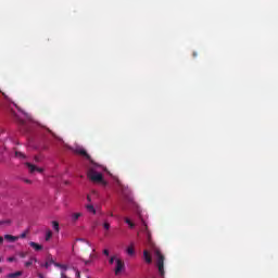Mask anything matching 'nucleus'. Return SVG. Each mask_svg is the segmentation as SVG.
I'll use <instances>...</instances> for the list:
<instances>
[{"mask_svg":"<svg viewBox=\"0 0 278 278\" xmlns=\"http://www.w3.org/2000/svg\"><path fill=\"white\" fill-rule=\"evenodd\" d=\"M29 245L31 247V249H35V251H42V245H40V244H38V243L34 242V241H31L29 243Z\"/></svg>","mask_w":278,"mask_h":278,"instance_id":"10","label":"nucleus"},{"mask_svg":"<svg viewBox=\"0 0 278 278\" xmlns=\"http://www.w3.org/2000/svg\"><path fill=\"white\" fill-rule=\"evenodd\" d=\"M123 270H125V263L121 258H116L115 275H119Z\"/></svg>","mask_w":278,"mask_h":278,"instance_id":"3","label":"nucleus"},{"mask_svg":"<svg viewBox=\"0 0 278 278\" xmlns=\"http://www.w3.org/2000/svg\"><path fill=\"white\" fill-rule=\"evenodd\" d=\"M102 227H103V229H105V231H110V224H109L108 219H104Z\"/></svg>","mask_w":278,"mask_h":278,"instance_id":"15","label":"nucleus"},{"mask_svg":"<svg viewBox=\"0 0 278 278\" xmlns=\"http://www.w3.org/2000/svg\"><path fill=\"white\" fill-rule=\"evenodd\" d=\"M79 218H81V213H73L71 215L72 223H77V220H79Z\"/></svg>","mask_w":278,"mask_h":278,"instance_id":"9","label":"nucleus"},{"mask_svg":"<svg viewBox=\"0 0 278 278\" xmlns=\"http://www.w3.org/2000/svg\"><path fill=\"white\" fill-rule=\"evenodd\" d=\"M27 237V232H23L21 236H15V238H26Z\"/></svg>","mask_w":278,"mask_h":278,"instance_id":"21","label":"nucleus"},{"mask_svg":"<svg viewBox=\"0 0 278 278\" xmlns=\"http://www.w3.org/2000/svg\"><path fill=\"white\" fill-rule=\"evenodd\" d=\"M67 149H70L77 155H81V157H85V160L89 161V164L87 165V177L90 181H92V184L101 186L106 191L112 190L113 192H117L123 201L122 210H132V212L137 214L139 219L141 220L139 232L143 233L146 240L148 241V244L151 247L154 253L159 275L160 277H163L164 256L162 255V252H160V249H157V247L153 244V241H151V232L149 231V228H147V223L142 217V210L140 208L138 203L134 201V194L131 193V189H129L127 185L123 184L117 176H114L112 173H110L108 168H105L103 165H99L94 163L92 160H90V155H88V152H86L84 147L75 144L74 147H67ZM139 232L138 236H140Z\"/></svg>","mask_w":278,"mask_h":278,"instance_id":"1","label":"nucleus"},{"mask_svg":"<svg viewBox=\"0 0 278 278\" xmlns=\"http://www.w3.org/2000/svg\"><path fill=\"white\" fill-rule=\"evenodd\" d=\"M35 162H38V157H35Z\"/></svg>","mask_w":278,"mask_h":278,"instance_id":"32","label":"nucleus"},{"mask_svg":"<svg viewBox=\"0 0 278 278\" xmlns=\"http://www.w3.org/2000/svg\"><path fill=\"white\" fill-rule=\"evenodd\" d=\"M76 277H79V271L76 273Z\"/></svg>","mask_w":278,"mask_h":278,"instance_id":"31","label":"nucleus"},{"mask_svg":"<svg viewBox=\"0 0 278 278\" xmlns=\"http://www.w3.org/2000/svg\"><path fill=\"white\" fill-rule=\"evenodd\" d=\"M193 58H197V52H193Z\"/></svg>","mask_w":278,"mask_h":278,"instance_id":"30","label":"nucleus"},{"mask_svg":"<svg viewBox=\"0 0 278 278\" xmlns=\"http://www.w3.org/2000/svg\"><path fill=\"white\" fill-rule=\"evenodd\" d=\"M0 244H3V237H0Z\"/></svg>","mask_w":278,"mask_h":278,"instance_id":"28","label":"nucleus"},{"mask_svg":"<svg viewBox=\"0 0 278 278\" xmlns=\"http://www.w3.org/2000/svg\"><path fill=\"white\" fill-rule=\"evenodd\" d=\"M53 236V232L51 230L46 231V242H49Z\"/></svg>","mask_w":278,"mask_h":278,"instance_id":"14","label":"nucleus"},{"mask_svg":"<svg viewBox=\"0 0 278 278\" xmlns=\"http://www.w3.org/2000/svg\"><path fill=\"white\" fill-rule=\"evenodd\" d=\"M0 225H10V220H7V222H0Z\"/></svg>","mask_w":278,"mask_h":278,"instance_id":"25","label":"nucleus"},{"mask_svg":"<svg viewBox=\"0 0 278 278\" xmlns=\"http://www.w3.org/2000/svg\"><path fill=\"white\" fill-rule=\"evenodd\" d=\"M8 262H16V258L14 256H11L8 258Z\"/></svg>","mask_w":278,"mask_h":278,"instance_id":"23","label":"nucleus"},{"mask_svg":"<svg viewBox=\"0 0 278 278\" xmlns=\"http://www.w3.org/2000/svg\"><path fill=\"white\" fill-rule=\"evenodd\" d=\"M143 260L146 264H152L153 258L151 257V253L148 252V250L143 251Z\"/></svg>","mask_w":278,"mask_h":278,"instance_id":"6","label":"nucleus"},{"mask_svg":"<svg viewBox=\"0 0 278 278\" xmlns=\"http://www.w3.org/2000/svg\"><path fill=\"white\" fill-rule=\"evenodd\" d=\"M26 164H27L28 170L30 173H42V168L37 167L36 165L30 164V163H26Z\"/></svg>","mask_w":278,"mask_h":278,"instance_id":"5","label":"nucleus"},{"mask_svg":"<svg viewBox=\"0 0 278 278\" xmlns=\"http://www.w3.org/2000/svg\"><path fill=\"white\" fill-rule=\"evenodd\" d=\"M94 257H97V255L90 254V258H91V260H94Z\"/></svg>","mask_w":278,"mask_h":278,"instance_id":"26","label":"nucleus"},{"mask_svg":"<svg viewBox=\"0 0 278 278\" xmlns=\"http://www.w3.org/2000/svg\"><path fill=\"white\" fill-rule=\"evenodd\" d=\"M86 210H87L90 214H97V208H94V205H92V204H87V205H86Z\"/></svg>","mask_w":278,"mask_h":278,"instance_id":"11","label":"nucleus"},{"mask_svg":"<svg viewBox=\"0 0 278 278\" xmlns=\"http://www.w3.org/2000/svg\"><path fill=\"white\" fill-rule=\"evenodd\" d=\"M45 268H49L50 266H51V262H47V263H45Z\"/></svg>","mask_w":278,"mask_h":278,"instance_id":"24","label":"nucleus"},{"mask_svg":"<svg viewBox=\"0 0 278 278\" xmlns=\"http://www.w3.org/2000/svg\"><path fill=\"white\" fill-rule=\"evenodd\" d=\"M15 155L16 157H25V154H23L22 152H16Z\"/></svg>","mask_w":278,"mask_h":278,"instance_id":"19","label":"nucleus"},{"mask_svg":"<svg viewBox=\"0 0 278 278\" xmlns=\"http://www.w3.org/2000/svg\"><path fill=\"white\" fill-rule=\"evenodd\" d=\"M4 240H7V242H16V240H18V237L12 236V235H5Z\"/></svg>","mask_w":278,"mask_h":278,"instance_id":"8","label":"nucleus"},{"mask_svg":"<svg viewBox=\"0 0 278 278\" xmlns=\"http://www.w3.org/2000/svg\"><path fill=\"white\" fill-rule=\"evenodd\" d=\"M21 275H23V271H15V273H11L8 274V278H16V277H21Z\"/></svg>","mask_w":278,"mask_h":278,"instance_id":"12","label":"nucleus"},{"mask_svg":"<svg viewBox=\"0 0 278 278\" xmlns=\"http://www.w3.org/2000/svg\"><path fill=\"white\" fill-rule=\"evenodd\" d=\"M127 255H136V251L134 250V245H130L126 249Z\"/></svg>","mask_w":278,"mask_h":278,"instance_id":"13","label":"nucleus"},{"mask_svg":"<svg viewBox=\"0 0 278 278\" xmlns=\"http://www.w3.org/2000/svg\"><path fill=\"white\" fill-rule=\"evenodd\" d=\"M53 263V262H52ZM53 265L56 267V268H60L61 269V277L65 278L66 276L64 275V271L65 270H68V266L66 265H62L60 263H53Z\"/></svg>","mask_w":278,"mask_h":278,"instance_id":"4","label":"nucleus"},{"mask_svg":"<svg viewBox=\"0 0 278 278\" xmlns=\"http://www.w3.org/2000/svg\"><path fill=\"white\" fill-rule=\"evenodd\" d=\"M14 118L18 121L20 125H22V129L25 134H31L33 131H37V134H41V136H47V134H51V130L47 128L40 127L38 123L31 119V115L18 111V113H13Z\"/></svg>","mask_w":278,"mask_h":278,"instance_id":"2","label":"nucleus"},{"mask_svg":"<svg viewBox=\"0 0 278 278\" xmlns=\"http://www.w3.org/2000/svg\"><path fill=\"white\" fill-rule=\"evenodd\" d=\"M124 222L126 225H128L129 229H135L136 228V223L131 220L129 217H124Z\"/></svg>","mask_w":278,"mask_h":278,"instance_id":"7","label":"nucleus"},{"mask_svg":"<svg viewBox=\"0 0 278 278\" xmlns=\"http://www.w3.org/2000/svg\"><path fill=\"white\" fill-rule=\"evenodd\" d=\"M103 254L106 255V257L110 256V250L108 249L103 250Z\"/></svg>","mask_w":278,"mask_h":278,"instance_id":"22","label":"nucleus"},{"mask_svg":"<svg viewBox=\"0 0 278 278\" xmlns=\"http://www.w3.org/2000/svg\"><path fill=\"white\" fill-rule=\"evenodd\" d=\"M38 277L39 278H45V276H42V274H38Z\"/></svg>","mask_w":278,"mask_h":278,"instance_id":"29","label":"nucleus"},{"mask_svg":"<svg viewBox=\"0 0 278 278\" xmlns=\"http://www.w3.org/2000/svg\"><path fill=\"white\" fill-rule=\"evenodd\" d=\"M35 258H30L28 262L25 263L26 268H29L31 264H34Z\"/></svg>","mask_w":278,"mask_h":278,"instance_id":"16","label":"nucleus"},{"mask_svg":"<svg viewBox=\"0 0 278 278\" xmlns=\"http://www.w3.org/2000/svg\"><path fill=\"white\" fill-rule=\"evenodd\" d=\"M87 200L89 201V203L92 201V199L90 198V195L87 197Z\"/></svg>","mask_w":278,"mask_h":278,"instance_id":"27","label":"nucleus"},{"mask_svg":"<svg viewBox=\"0 0 278 278\" xmlns=\"http://www.w3.org/2000/svg\"><path fill=\"white\" fill-rule=\"evenodd\" d=\"M116 260H119V258L116 257V256H112V257L110 258L109 263H110V264H114V262H115V264H116Z\"/></svg>","mask_w":278,"mask_h":278,"instance_id":"18","label":"nucleus"},{"mask_svg":"<svg viewBox=\"0 0 278 278\" xmlns=\"http://www.w3.org/2000/svg\"><path fill=\"white\" fill-rule=\"evenodd\" d=\"M110 216H114V214H113V213H111V214H110Z\"/></svg>","mask_w":278,"mask_h":278,"instance_id":"33","label":"nucleus"},{"mask_svg":"<svg viewBox=\"0 0 278 278\" xmlns=\"http://www.w3.org/2000/svg\"><path fill=\"white\" fill-rule=\"evenodd\" d=\"M53 229H55V231H60V224H58V222H53Z\"/></svg>","mask_w":278,"mask_h":278,"instance_id":"17","label":"nucleus"},{"mask_svg":"<svg viewBox=\"0 0 278 278\" xmlns=\"http://www.w3.org/2000/svg\"><path fill=\"white\" fill-rule=\"evenodd\" d=\"M18 255H20V257H22V258L27 257V253H25V252H20Z\"/></svg>","mask_w":278,"mask_h":278,"instance_id":"20","label":"nucleus"}]
</instances>
